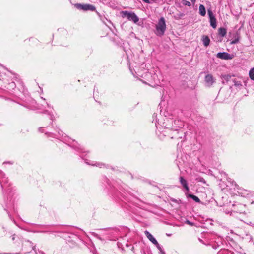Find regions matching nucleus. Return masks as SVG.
<instances>
[{
	"label": "nucleus",
	"instance_id": "obj_1",
	"mask_svg": "<svg viewBox=\"0 0 254 254\" xmlns=\"http://www.w3.org/2000/svg\"><path fill=\"white\" fill-rule=\"evenodd\" d=\"M163 121H158L155 123L158 131L162 133L163 135L168 136L172 139L176 137L179 133V128L183 126L182 122L167 118H165Z\"/></svg>",
	"mask_w": 254,
	"mask_h": 254
},
{
	"label": "nucleus",
	"instance_id": "obj_2",
	"mask_svg": "<svg viewBox=\"0 0 254 254\" xmlns=\"http://www.w3.org/2000/svg\"><path fill=\"white\" fill-rule=\"evenodd\" d=\"M56 133L52 132H45L44 131L43 127H40L39 128V130L40 132L43 133L45 132V134L47 135L48 137H51L53 138H56L59 140H63V141H66L67 144L71 146L74 149L77 150L78 151L84 152V149L80 146V145H78V143L75 142L74 140H72V144L70 145L69 143H70V140L71 139L68 138V137L66 136H64V132L61 131L58 127H56V128L55 129Z\"/></svg>",
	"mask_w": 254,
	"mask_h": 254
},
{
	"label": "nucleus",
	"instance_id": "obj_3",
	"mask_svg": "<svg viewBox=\"0 0 254 254\" xmlns=\"http://www.w3.org/2000/svg\"><path fill=\"white\" fill-rule=\"evenodd\" d=\"M166 30V24L165 18L163 17L160 18L157 23L155 25L154 33L159 37H162L164 35Z\"/></svg>",
	"mask_w": 254,
	"mask_h": 254
},
{
	"label": "nucleus",
	"instance_id": "obj_4",
	"mask_svg": "<svg viewBox=\"0 0 254 254\" xmlns=\"http://www.w3.org/2000/svg\"><path fill=\"white\" fill-rule=\"evenodd\" d=\"M206 237L211 240L209 245H211L214 249H216L223 244L222 238L213 234H207Z\"/></svg>",
	"mask_w": 254,
	"mask_h": 254
},
{
	"label": "nucleus",
	"instance_id": "obj_5",
	"mask_svg": "<svg viewBox=\"0 0 254 254\" xmlns=\"http://www.w3.org/2000/svg\"><path fill=\"white\" fill-rule=\"evenodd\" d=\"M108 232L105 234L108 235L107 239L109 240L116 241L120 236V229L117 228L106 229Z\"/></svg>",
	"mask_w": 254,
	"mask_h": 254
},
{
	"label": "nucleus",
	"instance_id": "obj_6",
	"mask_svg": "<svg viewBox=\"0 0 254 254\" xmlns=\"http://www.w3.org/2000/svg\"><path fill=\"white\" fill-rule=\"evenodd\" d=\"M122 17H126L129 21H131L136 23L139 21V18L136 14L132 11H123L121 12Z\"/></svg>",
	"mask_w": 254,
	"mask_h": 254
},
{
	"label": "nucleus",
	"instance_id": "obj_7",
	"mask_svg": "<svg viewBox=\"0 0 254 254\" xmlns=\"http://www.w3.org/2000/svg\"><path fill=\"white\" fill-rule=\"evenodd\" d=\"M75 7L79 10H82L84 11H94L96 10V7L93 5L89 4H82L80 3H77L75 4Z\"/></svg>",
	"mask_w": 254,
	"mask_h": 254
},
{
	"label": "nucleus",
	"instance_id": "obj_8",
	"mask_svg": "<svg viewBox=\"0 0 254 254\" xmlns=\"http://www.w3.org/2000/svg\"><path fill=\"white\" fill-rule=\"evenodd\" d=\"M208 14L209 16V21L211 26L213 28L215 29L217 27V22L215 15H214L212 10L210 9L208 10Z\"/></svg>",
	"mask_w": 254,
	"mask_h": 254
},
{
	"label": "nucleus",
	"instance_id": "obj_9",
	"mask_svg": "<svg viewBox=\"0 0 254 254\" xmlns=\"http://www.w3.org/2000/svg\"><path fill=\"white\" fill-rule=\"evenodd\" d=\"M216 57L224 60H231L233 57V55L227 52H219L217 54Z\"/></svg>",
	"mask_w": 254,
	"mask_h": 254
},
{
	"label": "nucleus",
	"instance_id": "obj_10",
	"mask_svg": "<svg viewBox=\"0 0 254 254\" xmlns=\"http://www.w3.org/2000/svg\"><path fill=\"white\" fill-rule=\"evenodd\" d=\"M145 234L147 238L154 245L156 246V247L158 248H160V245L158 243L156 239L153 236V235L150 233L148 231H145Z\"/></svg>",
	"mask_w": 254,
	"mask_h": 254
},
{
	"label": "nucleus",
	"instance_id": "obj_11",
	"mask_svg": "<svg viewBox=\"0 0 254 254\" xmlns=\"http://www.w3.org/2000/svg\"><path fill=\"white\" fill-rule=\"evenodd\" d=\"M80 157L81 158H82L84 160L85 162L87 164H88V165H91V166H97V167H99L100 168H102V167L105 166V165L104 164L102 163L96 162V163H94V162H91L90 161H89L87 159L84 158L83 156L81 155Z\"/></svg>",
	"mask_w": 254,
	"mask_h": 254
},
{
	"label": "nucleus",
	"instance_id": "obj_12",
	"mask_svg": "<svg viewBox=\"0 0 254 254\" xmlns=\"http://www.w3.org/2000/svg\"><path fill=\"white\" fill-rule=\"evenodd\" d=\"M205 81L207 86H210L214 82V79L211 74H207L205 77Z\"/></svg>",
	"mask_w": 254,
	"mask_h": 254
},
{
	"label": "nucleus",
	"instance_id": "obj_13",
	"mask_svg": "<svg viewBox=\"0 0 254 254\" xmlns=\"http://www.w3.org/2000/svg\"><path fill=\"white\" fill-rule=\"evenodd\" d=\"M179 180L180 183L182 185L185 190H186V191H189V188L188 187L187 180H185L182 176L180 177Z\"/></svg>",
	"mask_w": 254,
	"mask_h": 254
},
{
	"label": "nucleus",
	"instance_id": "obj_14",
	"mask_svg": "<svg viewBox=\"0 0 254 254\" xmlns=\"http://www.w3.org/2000/svg\"><path fill=\"white\" fill-rule=\"evenodd\" d=\"M202 41L204 46L207 47L210 44V39L208 36L203 35L202 38Z\"/></svg>",
	"mask_w": 254,
	"mask_h": 254
},
{
	"label": "nucleus",
	"instance_id": "obj_15",
	"mask_svg": "<svg viewBox=\"0 0 254 254\" xmlns=\"http://www.w3.org/2000/svg\"><path fill=\"white\" fill-rule=\"evenodd\" d=\"M199 13L200 15L204 16L206 15V9L205 6L200 4L199 7Z\"/></svg>",
	"mask_w": 254,
	"mask_h": 254
},
{
	"label": "nucleus",
	"instance_id": "obj_16",
	"mask_svg": "<svg viewBox=\"0 0 254 254\" xmlns=\"http://www.w3.org/2000/svg\"><path fill=\"white\" fill-rule=\"evenodd\" d=\"M227 33V30L225 28L221 27L218 29L219 35L222 37H224Z\"/></svg>",
	"mask_w": 254,
	"mask_h": 254
},
{
	"label": "nucleus",
	"instance_id": "obj_17",
	"mask_svg": "<svg viewBox=\"0 0 254 254\" xmlns=\"http://www.w3.org/2000/svg\"><path fill=\"white\" fill-rule=\"evenodd\" d=\"M37 227H40L42 228H44L45 229H48L46 231H35L34 232H47L49 231L50 230L48 229V228L50 227L49 225H37V224H34Z\"/></svg>",
	"mask_w": 254,
	"mask_h": 254
},
{
	"label": "nucleus",
	"instance_id": "obj_18",
	"mask_svg": "<svg viewBox=\"0 0 254 254\" xmlns=\"http://www.w3.org/2000/svg\"><path fill=\"white\" fill-rule=\"evenodd\" d=\"M217 254H233V253L228 249H222L217 253Z\"/></svg>",
	"mask_w": 254,
	"mask_h": 254
},
{
	"label": "nucleus",
	"instance_id": "obj_19",
	"mask_svg": "<svg viewBox=\"0 0 254 254\" xmlns=\"http://www.w3.org/2000/svg\"><path fill=\"white\" fill-rule=\"evenodd\" d=\"M6 88L9 90H12L16 87V84L14 82H11L9 83L6 86Z\"/></svg>",
	"mask_w": 254,
	"mask_h": 254
},
{
	"label": "nucleus",
	"instance_id": "obj_20",
	"mask_svg": "<svg viewBox=\"0 0 254 254\" xmlns=\"http://www.w3.org/2000/svg\"><path fill=\"white\" fill-rule=\"evenodd\" d=\"M187 197L192 198L196 202H198V203L200 202V199L197 196H196L193 194H189L187 195Z\"/></svg>",
	"mask_w": 254,
	"mask_h": 254
},
{
	"label": "nucleus",
	"instance_id": "obj_21",
	"mask_svg": "<svg viewBox=\"0 0 254 254\" xmlns=\"http://www.w3.org/2000/svg\"><path fill=\"white\" fill-rule=\"evenodd\" d=\"M249 76L250 78L254 81V67H253L250 70Z\"/></svg>",
	"mask_w": 254,
	"mask_h": 254
},
{
	"label": "nucleus",
	"instance_id": "obj_22",
	"mask_svg": "<svg viewBox=\"0 0 254 254\" xmlns=\"http://www.w3.org/2000/svg\"><path fill=\"white\" fill-rule=\"evenodd\" d=\"M8 234L11 235L10 237L13 241H14L16 238L18 237L15 234H13L12 232L9 231Z\"/></svg>",
	"mask_w": 254,
	"mask_h": 254
},
{
	"label": "nucleus",
	"instance_id": "obj_23",
	"mask_svg": "<svg viewBox=\"0 0 254 254\" xmlns=\"http://www.w3.org/2000/svg\"><path fill=\"white\" fill-rule=\"evenodd\" d=\"M44 113L45 114H48V115H49V119L50 120L52 121L53 120V118H54V116L52 114H51V113H50L47 110H45L44 111Z\"/></svg>",
	"mask_w": 254,
	"mask_h": 254
},
{
	"label": "nucleus",
	"instance_id": "obj_24",
	"mask_svg": "<svg viewBox=\"0 0 254 254\" xmlns=\"http://www.w3.org/2000/svg\"><path fill=\"white\" fill-rule=\"evenodd\" d=\"M182 3L185 6H190L191 5L190 2L186 0H183Z\"/></svg>",
	"mask_w": 254,
	"mask_h": 254
},
{
	"label": "nucleus",
	"instance_id": "obj_25",
	"mask_svg": "<svg viewBox=\"0 0 254 254\" xmlns=\"http://www.w3.org/2000/svg\"><path fill=\"white\" fill-rule=\"evenodd\" d=\"M91 234L94 236V237H95L96 238H97V239L102 241L103 240V239L97 234H96V233L95 232H91Z\"/></svg>",
	"mask_w": 254,
	"mask_h": 254
},
{
	"label": "nucleus",
	"instance_id": "obj_26",
	"mask_svg": "<svg viewBox=\"0 0 254 254\" xmlns=\"http://www.w3.org/2000/svg\"><path fill=\"white\" fill-rule=\"evenodd\" d=\"M91 234L94 236V237H95L96 238H97V239L102 241L103 240V239L97 234H96V233L95 232H91Z\"/></svg>",
	"mask_w": 254,
	"mask_h": 254
},
{
	"label": "nucleus",
	"instance_id": "obj_27",
	"mask_svg": "<svg viewBox=\"0 0 254 254\" xmlns=\"http://www.w3.org/2000/svg\"><path fill=\"white\" fill-rule=\"evenodd\" d=\"M239 42V39L238 38H236L233 40H232L231 42H230V44H237Z\"/></svg>",
	"mask_w": 254,
	"mask_h": 254
},
{
	"label": "nucleus",
	"instance_id": "obj_28",
	"mask_svg": "<svg viewBox=\"0 0 254 254\" xmlns=\"http://www.w3.org/2000/svg\"><path fill=\"white\" fill-rule=\"evenodd\" d=\"M185 223L191 226H193L194 225V223L193 222H191L189 220H187L186 221H185Z\"/></svg>",
	"mask_w": 254,
	"mask_h": 254
},
{
	"label": "nucleus",
	"instance_id": "obj_29",
	"mask_svg": "<svg viewBox=\"0 0 254 254\" xmlns=\"http://www.w3.org/2000/svg\"><path fill=\"white\" fill-rule=\"evenodd\" d=\"M142 0L146 3H151L152 2L155 1V0Z\"/></svg>",
	"mask_w": 254,
	"mask_h": 254
},
{
	"label": "nucleus",
	"instance_id": "obj_30",
	"mask_svg": "<svg viewBox=\"0 0 254 254\" xmlns=\"http://www.w3.org/2000/svg\"><path fill=\"white\" fill-rule=\"evenodd\" d=\"M224 78H225V79H226V80H228V79H229V78H230V76L229 75H225V76H224Z\"/></svg>",
	"mask_w": 254,
	"mask_h": 254
},
{
	"label": "nucleus",
	"instance_id": "obj_31",
	"mask_svg": "<svg viewBox=\"0 0 254 254\" xmlns=\"http://www.w3.org/2000/svg\"><path fill=\"white\" fill-rule=\"evenodd\" d=\"M46 104H47V106L48 108H53L52 106H51V105L48 104V103H46Z\"/></svg>",
	"mask_w": 254,
	"mask_h": 254
},
{
	"label": "nucleus",
	"instance_id": "obj_32",
	"mask_svg": "<svg viewBox=\"0 0 254 254\" xmlns=\"http://www.w3.org/2000/svg\"><path fill=\"white\" fill-rule=\"evenodd\" d=\"M235 85L236 86H239V85H241V84L240 82H239V83H238V82H235Z\"/></svg>",
	"mask_w": 254,
	"mask_h": 254
},
{
	"label": "nucleus",
	"instance_id": "obj_33",
	"mask_svg": "<svg viewBox=\"0 0 254 254\" xmlns=\"http://www.w3.org/2000/svg\"><path fill=\"white\" fill-rule=\"evenodd\" d=\"M199 181H200V182H204V183H205V181H204V179H203V178H200V180H199Z\"/></svg>",
	"mask_w": 254,
	"mask_h": 254
},
{
	"label": "nucleus",
	"instance_id": "obj_34",
	"mask_svg": "<svg viewBox=\"0 0 254 254\" xmlns=\"http://www.w3.org/2000/svg\"><path fill=\"white\" fill-rule=\"evenodd\" d=\"M199 241L201 243H203V244H205V243H204L203 242V240H201V239H199Z\"/></svg>",
	"mask_w": 254,
	"mask_h": 254
},
{
	"label": "nucleus",
	"instance_id": "obj_35",
	"mask_svg": "<svg viewBox=\"0 0 254 254\" xmlns=\"http://www.w3.org/2000/svg\"><path fill=\"white\" fill-rule=\"evenodd\" d=\"M190 1L192 2V3H194L196 0H190Z\"/></svg>",
	"mask_w": 254,
	"mask_h": 254
},
{
	"label": "nucleus",
	"instance_id": "obj_36",
	"mask_svg": "<svg viewBox=\"0 0 254 254\" xmlns=\"http://www.w3.org/2000/svg\"><path fill=\"white\" fill-rule=\"evenodd\" d=\"M183 15H184V14H182V13H180V14H179V16H183Z\"/></svg>",
	"mask_w": 254,
	"mask_h": 254
},
{
	"label": "nucleus",
	"instance_id": "obj_37",
	"mask_svg": "<svg viewBox=\"0 0 254 254\" xmlns=\"http://www.w3.org/2000/svg\"><path fill=\"white\" fill-rule=\"evenodd\" d=\"M238 206H240V207H242V205L241 204H238Z\"/></svg>",
	"mask_w": 254,
	"mask_h": 254
},
{
	"label": "nucleus",
	"instance_id": "obj_38",
	"mask_svg": "<svg viewBox=\"0 0 254 254\" xmlns=\"http://www.w3.org/2000/svg\"><path fill=\"white\" fill-rule=\"evenodd\" d=\"M156 116H157L156 115L154 114L153 115V117H155V116L156 117Z\"/></svg>",
	"mask_w": 254,
	"mask_h": 254
}]
</instances>
